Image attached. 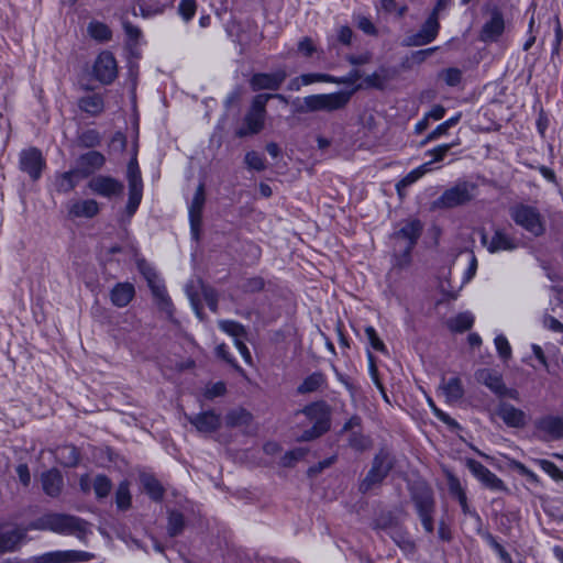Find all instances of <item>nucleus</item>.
Listing matches in <instances>:
<instances>
[{
	"instance_id": "1",
	"label": "nucleus",
	"mask_w": 563,
	"mask_h": 563,
	"mask_svg": "<svg viewBox=\"0 0 563 563\" xmlns=\"http://www.w3.org/2000/svg\"><path fill=\"white\" fill-rule=\"evenodd\" d=\"M377 74H373L371 78L362 79L361 73H347L341 77H334L324 73L306 74L301 76L303 84L314 81L333 82L339 85L340 91L333 93L311 95L303 99V106L310 111H334L343 108L350 99V96L367 86L380 87L382 84L376 81Z\"/></svg>"
},
{
	"instance_id": "2",
	"label": "nucleus",
	"mask_w": 563,
	"mask_h": 563,
	"mask_svg": "<svg viewBox=\"0 0 563 563\" xmlns=\"http://www.w3.org/2000/svg\"><path fill=\"white\" fill-rule=\"evenodd\" d=\"M477 196V187L473 183H459L446 189L437 200L440 208L451 209L464 206Z\"/></svg>"
},
{
	"instance_id": "3",
	"label": "nucleus",
	"mask_w": 563,
	"mask_h": 563,
	"mask_svg": "<svg viewBox=\"0 0 563 563\" xmlns=\"http://www.w3.org/2000/svg\"><path fill=\"white\" fill-rule=\"evenodd\" d=\"M511 218L516 224L533 235H540L544 231V223L539 211L530 206H517L511 211Z\"/></svg>"
},
{
	"instance_id": "4",
	"label": "nucleus",
	"mask_w": 563,
	"mask_h": 563,
	"mask_svg": "<svg viewBox=\"0 0 563 563\" xmlns=\"http://www.w3.org/2000/svg\"><path fill=\"white\" fill-rule=\"evenodd\" d=\"M489 15V20L484 23L479 32V40L484 43L497 42L505 31L503 13L494 8Z\"/></svg>"
},
{
	"instance_id": "5",
	"label": "nucleus",
	"mask_w": 563,
	"mask_h": 563,
	"mask_svg": "<svg viewBox=\"0 0 563 563\" xmlns=\"http://www.w3.org/2000/svg\"><path fill=\"white\" fill-rule=\"evenodd\" d=\"M139 267H140L141 272L143 273V275L145 276V278L147 279V283H148L150 287L152 288L153 294L158 301V305L163 309H167L169 307V298L166 294L164 284L157 276L156 272L152 267H150L147 264H145L144 262L140 263Z\"/></svg>"
},
{
	"instance_id": "6",
	"label": "nucleus",
	"mask_w": 563,
	"mask_h": 563,
	"mask_svg": "<svg viewBox=\"0 0 563 563\" xmlns=\"http://www.w3.org/2000/svg\"><path fill=\"white\" fill-rule=\"evenodd\" d=\"M128 177L130 183V198L128 202V211L130 214H133L142 199V181L136 163H130L128 168Z\"/></svg>"
},
{
	"instance_id": "7",
	"label": "nucleus",
	"mask_w": 563,
	"mask_h": 563,
	"mask_svg": "<svg viewBox=\"0 0 563 563\" xmlns=\"http://www.w3.org/2000/svg\"><path fill=\"white\" fill-rule=\"evenodd\" d=\"M219 327L224 333L233 338L234 344L239 353L241 354L243 360L250 364L252 362V356L249 349L243 343L244 329L239 323L233 321H221L219 323Z\"/></svg>"
},
{
	"instance_id": "8",
	"label": "nucleus",
	"mask_w": 563,
	"mask_h": 563,
	"mask_svg": "<svg viewBox=\"0 0 563 563\" xmlns=\"http://www.w3.org/2000/svg\"><path fill=\"white\" fill-rule=\"evenodd\" d=\"M468 468L473 473V475L487 488L493 490H503L505 489L504 483L490 471L484 467L481 463L475 461H468Z\"/></svg>"
},
{
	"instance_id": "9",
	"label": "nucleus",
	"mask_w": 563,
	"mask_h": 563,
	"mask_svg": "<svg viewBox=\"0 0 563 563\" xmlns=\"http://www.w3.org/2000/svg\"><path fill=\"white\" fill-rule=\"evenodd\" d=\"M439 27V14L432 12L423 23L421 30L411 37V44L426 45L430 43L437 37Z\"/></svg>"
},
{
	"instance_id": "10",
	"label": "nucleus",
	"mask_w": 563,
	"mask_h": 563,
	"mask_svg": "<svg viewBox=\"0 0 563 563\" xmlns=\"http://www.w3.org/2000/svg\"><path fill=\"white\" fill-rule=\"evenodd\" d=\"M421 231V224L417 220L407 221L402 228L396 233L394 240L399 244L400 249L409 250Z\"/></svg>"
},
{
	"instance_id": "11",
	"label": "nucleus",
	"mask_w": 563,
	"mask_h": 563,
	"mask_svg": "<svg viewBox=\"0 0 563 563\" xmlns=\"http://www.w3.org/2000/svg\"><path fill=\"white\" fill-rule=\"evenodd\" d=\"M21 167L32 178L36 179L40 177L41 172L44 167V161L42 154L34 148L24 151L21 154Z\"/></svg>"
},
{
	"instance_id": "12",
	"label": "nucleus",
	"mask_w": 563,
	"mask_h": 563,
	"mask_svg": "<svg viewBox=\"0 0 563 563\" xmlns=\"http://www.w3.org/2000/svg\"><path fill=\"white\" fill-rule=\"evenodd\" d=\"M89 188L92 192L104 197H112L122 192L123 186L109 177H97L90 180Z\"/></svg>"
},
{
	"instance_id": "13",
	"label": "nucleus",
	"mask_w": 563,
	"mask_h": 563,
	"mask_svg": "<svg viewBox=\"0 0 563 563\" xmlns=\"http://www.w3.org/2000/svg\"><path fill=\"white\" fill-rule=\"evenodd\" d=\"M538 432L545 439L563 437V419L559 417H545L538 422Z\"/></svg>"
},
{
	"instance_id": "14",
	"label": "nucleus",
	"mask_w": 563,
	"mask_h": 563,
	"mask_svg": "<svg viewBox=\"0 0 563 563\" xmlns=\"http://www.w3.org/2000/svg\"><path fill=\"white\" fill-rule=\"evenodd\" d=\"M263 103L257 101L252 111L245 119V126L239 132L241 135L252 134L258 132L264 123V108Z\"/></svg>"
},
{
	"instance_id": "15",
	"label": "nucleus",
	"mask_w": 563,
	"mask_h": 563,
	"mask_svg": "<svg viewBox=\"0 0 563 563\" xmlns=\"http://www.w3.org/2000/svg\"><path fill=\"white\" fill-rule=\"evenodd\" d=\"M135 295L131 283H118L110 291V300L117 307L128 306Z\"/></svg>"
},
{
	"instance_id": "16",
	"label": "nucleus",
	"mask_w": 563,
	"mask_h": 563,
	"mask_svg": "<svg viewBox=\"0 0 563 563\" xmlns=\"http://www.w3.org/2000/svg\"><path fill=\"white\" fill-rule=\"evenodd\" d=\"M483 243L490 253L515 249L514 241L501 231H496L490 238L484 235Z\"/></svg>"
},
{
	"instance_id": "17",
	"label": "nucleus",
	"mask_w": 563,
	"mask_h": 563,
	"mask_svg": "<svg viewBox=\"0 0 563 563\" xmlns=\"http://www.w3.org/2000/svg\"><path fill=\"white\" fill-rule=\"evenodd\" d=\"M205 202V195L202 186H199L196 190V194L191 200V203L189 206V220L191 224L192 233L196 234L199 223H200V216L201 210Z\"/></svg>"
},
{
	"instance_id": "18",
	"label": "nucleus",
	"mask_w": 563,
	"mask_h": 563,
	"mask_svg": "<svg viewBox=\"0 0 563 563\" xmlns=\"http://www.w3.org/2000/svg\"><path fill=\"white\" fill-rule=\"evenodd\" d=\"M498 415L503 421L510 427H522L527 421V417L523 411L509 405L501 406Z\"/></svg>"
},
{
	"instance_id": "19",
	"label": "nucleus",
	"mask_w": 563,
	"mask_h": 563,
	"mask_svg": "<svg viewBox=\"0 0 563 563\" xmlns=\"http://www.w3.org/2000/svg\"><path fill=\"white\" fill-rule=\"evenodd\" d=\"M22 532L18 529H0V552L13 550L22 540Z\"/></svg>"
},
{
	"instance_id": "20",
	"label": "nucleus",
	"mask_w": 563,
	"mask_h": 563,
	"mask_svg": "<svg viewBox=\"0 0 563 563\" xmlns=\"http://www.w3.org/2000/svg\"><path fill=\"white\" fill-rule=\"evenodd\" d=\"M82 560V555L75 551H57L42 555L40 563H66Z\"/></svg>"
},
{
	"instance_id": "21",
	"label": "nucleus",
	"mask_w": 563,
	"mask_h": 563,
	"mask_svg": "<svg viewBox=\"0 0 563 563\" xmlns=\"http://www.w3.org/2000/svg\"><path fill=\"white\" fill-rule=\"evenodd\" d=\"M441 393L448 402H455L463 395L461 382L457 378H450L443 382Z\"/></svg>"
},
{
	"instance_id": "22",
	"label": "nucleus",
	"mask_w": 563,
	"mask_h": 563,
	"mask_svg": "<svg viewBox=\"0 0 563 563\" xmlns=\"http://www.w3.org/2000/svg\"><path fill=\"white\" fill-rule=\"evenodd\" d=\"M99 212V206L95 200H80L70 208V213L76 217L91 218Z\"/></svg>"
},
{
	"instance_id": "23",
	"label": "nucleus",
	"mask_w": 563,
	"mask_h": 563,
	"mask_svg": "<svg viewBox=\"0 0 563 563\" xmlns=\"http://www.w3.org/2000/svg\"><path fill=\"white\" fill-rule=\"evenodd\" d=\"M476 377L479 383H483L493 391L498 394L503 391L504 385L498 374L489 369H482L476 374Z\"/></svg>"
},
{
	"instance_id": "24",
	"label": "nucleus",
	"mask_w": 563,
	"mask_h": 563,
	"mask_svg": "<svg viewBox=\"0 0 563 563\" xmlns=\"http://www.w3.org/2000/svg\"><path fill=\"white\" fill-rule=\"evenodd\" d=\"M431 170V162H427L417 168L409 172L398 184L397 189L405 188L407 186L412 185L418 179H420L422 176H424L428 172Z\"/></svg>"
},
{
	"instance_id": "25",
	"label": "nucleus",
	"mask_w": 563,
	"mask_h": 563,
	"mask_svg": "<svg viewBox=\"0 0 563 563\" xmlns=\"http://www.w3.org/2000/svg\"><path fill=\"white\" fill-rule=\"evenodd\" d=\"M88 34L99 42L110 41L112 37V32L110 27L98 21L90 22L88 25Z\"/></svg>"
},
{
	"instance_id": "26",
	"label": "nucleus",
	"mask_w": 563,
	"mask_h": 563,
	"mask_svg": "<svg viewBox=\"0 0 563 563\" xmlns=\"http://www.w3.org/2000/svg\"><path fill=\"white\" fill-rule=\"evenodd\" d=\"M474 323V316L471 312H462L449 321V328L452 331L463 332L468 330Z\"/></svg>"
},
{
	"instance_id": "27",
	"label": "nucleus",
	"mask_w": 563,
	"mask_h": 563,
	"mask_svg": "<svg viewBox=\"0 0 563 563\" xmlns=\"http://www.w3.org/2000/svg\"><path fill=\"white\" fill-rule=\"evenodd\" d=\"M460 120V114L451 117L446 121L439 124L431 133L428 134L426 140L422 142V145L427 144L428 142L438 140L439 137L446 135L449 129L454 126Z\"/></svg>"
},
{
	"instance_id": "28",
	"label": "nucleus",
	"mask_w": 563,
	"mask_h": 563,
	"mask_svg": "<svg viewBox=\"0 0 563 563\" xmlns=\"http://www.w3.org/2000/svg\"><path fill=\"white\" fill-rule=\"evenodd\" d=\"M194 423L199 431L209 432L218 426L219 419L214 413L206 412L198 416Z\"/></svg>"
},
{
	"instance_id": "29",
	"label": "nucleus",
	"mask_w": 563,
	"mask_h": 563,
	"mask_svg": "<svg viewBox=\"0 0 563 563\" xmlns=\"http://www.w3.org/2000/svg\"><path fill=\"white\" fill-rule=\"evenodd\" d=\"M118 67L113 54L109 51L101 52L96 62L93 70H115Z\"/></svg>"
},
{
	"instance_id": "30",
	"label": "nucleus",
	"mask_w": 563,
	"mask_h": 563,
	"mask_svg": "<svg viewBox=\"0 0 563 563\" xmlns=\"http://www.w3.org/2000/svg\"><path fill=\"white\" fill-rule=\"evenodd\" d=\"M60 484L62 478L56 471H49L43 476V487L48 495L58 493Z\"/></svg>"
},
{
	"instance_id": "31",
	"label": "nucleus",
	"mask_w": 563,
	"mask_h": 563,
	"mask_svg": "<svg viewBox=\"0 0 563 563\" xmlns=\"http://www.w3.org/2000/svg\"><path fill=\"white\" fill-rule=\"evenodd\" d=\"M81 110L90 114H98L103 109V102L98 96H88L82 98L79 103Z\"/></svg>"
},
{
	"instance_id": "32",
	"label": "nucleus",
	"mask_w": 563,
	"mask_h": 563,
	"mask_svg": "<svg viewBox=\"0 0 563 563\" xmlns=\"http://www.w3.org/2000/svg\"><path fill=\"white\" fill-rule=\"evenodd\" d=\"M142 485L144 490L151 498L158 499L162 496V486L155 478H152L150 476H143Z\"/></svg>"
},
{
	"instance_id": "33",
	"label": "nucleus",
	"mask_w": 563,
	"mask_h": 563,
	"mask_svg": "<svg viewBox=\"0 0 563 563\" xmlns=\"http://www.w3.org/2000/svg\"><path fill=\"white\" fill-rule=\"evenodd\" d=\"M494 344H495L498 355L503 360H509L511 357L512 350H511L508 339L505 335H503V334L496 335V338L494 340Z\"/></svg>"
},
{
	"instance_id": "34",
	"label": "nucleus",
	"mask_w": 563,
	"mask_h": 563,
	"mask_svg": "<svg viewBox=\"0 0 563 563\" xmlns=\"http://www.w3.org/2000/svg\"><path fill=\"white\" fill-rule=\"evenodd\" d=\"M460 143H461L460 139H456L450 144H441V145H438L434 148L428 151L427 154L432 156V161H430L431 164L434 162L442 161L444 158V156L448 154V152L450 151V148L453 146L460 145Z\"/></svg>"
},
{
	"instance_id": "35",
	"label": "nucleus",
	"mask_w": 563,
	"mask_h": 563,
	"mask_svg": "<svg viewBox=\"0 0 563 563\" xmlns=\"http://www.w3.org/2000/svg\"><path fill=\"white\" fill-rule=\"evenodd\" d=\"M93 489L98 498L106 497L111 490V482L104 476H97L93 479Z\"/></svg>"
},
{
	"instance_id": "36",
	"label": "nucleus",
	"mask_w": 563,
	"mask_h": 563,
	"mask_svg": "<svg viewBox=\"0 0 563 563\" xmlns=\"http://www.w3.org/2000/svg\"><path fill=\"white\" fill-rule=\"evenodd\" d=\"M538 465L554 481H563V472L552 462L539 460Z\"/></svg>"
},
{
	"instance_id": "37",
	"label": "nucleus",
	"mask_w": 563,
	"mask_h": 563,
	"mask_svg": "<svg viewBox=\"0 0 563 563\" xmlns=\"http://www.w3.org/2000/svg\"><path fill=\"white\" fill-rule=\"evenodd\" d=\"M115 501L119 508L125 509L131 504V495L125 483H122L115 494Z\"/></svg>"
},
{
	"instance_id": "38",
	"label": "nucleus",
	"mask_w": 563,
	"mask_h": 563,
	"mask_svg": "<svg viewBox=\"0 0 563 563\" xmlns=\"http://www.w3.org/2000/svg\"><path fill=\"white\" fill-rule=\"evenodd\" d=\"M364 331H365L366 339H367L369 345L372 346V349H374L376 351H380V352L385 351V344L379 339L376 330L372 325L366 327Z\"/></svg>"
},
{
	"instance_id": "39",
	"label": "nucleus",
	"mask_w": 563,
	"mask_h": 563,
	"mask_svg": "<svg viewBox=\"0 0 563 563\" xmlns=\"http://www.w3.org/2000/svg\"><path fill=\"white\" fill-rule=\"evenodd\" d=\"M356 25L360 30H362L365 34L376 36L377 35V29L374 25V23L366 16L358 15L355 19Z\"/></svg>"
},
{
	"instance_id": "40",
	"label": "nucleus",
	"mask_w": 563,
	"mask_h": 563,
	"mask_svg": "<svg viewBox=\"0 0 563 563\" xmlns=\"http://www.w3.org/2000/svg\"><path fill=\"white\" fill-rule=\"evenodd\" d=\"M382 8L386 13H397L399 16H402L406 11V5H399L396 0H382Z\"/></svg>"
},
{
	"instance_id": "41",
	"label": "nucleus",
	"mask_w": 563,
	"mask_h": 563,
	"mask_svg": "<svg viewBox=\"0 0 563 563\" xmlns=\"http://www.w3.org/2000/svg\"><path fill=\"white\" fill-rule=\"evenodd\" d=\"M245 162L250 168L262 170L265 167L262 156L256 152H250L245 156Z\"/></svg>"
},
{
	"instance_id": "42",
	"label": "nucleus",
	"mask_w": 563,
	"mask_h": 563,
	"mask_svg": "<svg viewBox=\"0 0 563 563\" xmlns=\"http://www.w3.org/2000/svg\"><path fill=\"white\" fill-rule=\"evenodd\" d=\"M179 12L184 16L185 20H190L196 12V2L195 0H181L179 4Z\"/></svg>"
},
{
	"instance_id": "43",
	"label": "nucleus",
	"mask_w": 563,
	"mask_h": 563,
	"mask_svg": "<svg viewBox=\"0 0 563 563\" xmlns=\"http://www.w3.org/2000/svg\"><path fill=\"white\" fill-rule=\"evenodd\" d=\"M298 51L303 56L310 57L317 51V48L313 41L310 37H305L299 42Z\"/></svg>"
},
{
	"instance_id": "44",
	"label": "nucleus",
	"mask_w": 563,
	"mask_h": 563,
	"mask_svg": "<svg viewBox=\"0 0 563 563\" xmlns=\"http://www.w3.org/2000/svg\"><path fill=\"white\" fill-rule=\"evenodd\" d=\"M123 29H124L125 34L130 41H132L134 43L139 42L141 35H142V32L137 26L133 25L132 23H130L128 21H124Z\"/></svg>"
},
{
	"instance_id": "45",
	"label": "nucleus",
	"mask_w": 563,
	"mask_h": 563,
	"mask_svg": "<svg viewBox=\"0 0 563 563\" xmlns=\"http://www.w3.org/2000/svg\"><path fill=\"white\" fill-rule=\"evenodd\" d=\"M372 55L368 52H364L357 55H351L349 60L353 66H363L369 63Z\"/></svg>"
},
{
	"instance_id": "46",
	"label": "nucleus",
	"mask_w": 563,
	"mask_h": 563,
	"mask_svg": "<svg viewBox=\"0 0 563 563\" xmlns=\"http://www.w3.org/2000/svg\"><path fill=\"white\" fill-rule=\"evenodd\" d=\"M353 37V31L349 26H341L338 33V40L344 45H350Z\"/></svg>"
},
{
	"instance_id": "47",
	"label": "nucleus",
	"mask_w": 563,
	"mask_h": 563,
	"mask_svg": "<svg viewBox=\"0 0 563 563\" xmlns=\"http://www.w3.org/2000/svg\"><path fill=\"white\" fill-rule=\"evenodd\" d=\"M450 487L453 492L457 494V497L460 499V503L463 507L466 506V497L465 494L462 492V488L460 486V483L454 477H450Z\"/></svg>"
},
{
	"instance_id": "48",
	"label": "nucleus",
	"mask_w": 563,
	"mask_h": 563,
	"mask_svg": "<svg viewBox=\"0 0 563 563\" xmlns=\"http://www.w3.org/2000/svg\"><path fill=\"white\" fill-rule=\"evenodd\" d=\"M531 350H532V353H533L534 357L539 362V364L541 366L547 367L548 366L547 358H545V355H544L541 346L538 345V344H532L531 345Z\"/></svg>"
},
{
	"instance_id": "49",
	"label": "nucleus",
	"mask_w": 563,
	"mask_h": 563,
	"mask_svg": "<svg viewBox=\"0 0 563 563\" xmlns=\"http://www.w3.org/2000/svg\"><path fill=\"white\" fill-rule=\"evenodd\" d=\"M444 113L445 110L443 107L435 106L426 114V117H429V120L438 121L443 118Z\"/></svg>"
},
{
	"instance_id": "50",
	"label": "nucleus",
	"mask_w": 563,
	"mask_h": 563,
	"mask_svg": "<svg viewBox=\"0 0 563 563\" xmlns=\"http://www.w3.org/2000/svg\"><path fill=\"white\" fill-rule=\"evenodd\" d=\"M429 54V51H419L412 54L411 63L408 64V67H413L418 65L420 62L424 59V57Z\"/></svg>"
},
{
	"instance_id": "51",
	"label": "nucleus",
	"mask_w": 563,
	"mask_h": 563,
	"mask_svg": "<svg viewBox=\"0 0 563 563\" xmlns=\"http://www.w3.org/2000/svg\"><path fill=\"white\" fill-rule=\"evenodd\" d=\"M77 173H67L63 176V180L60 184V187L65 190L70 189L74 187V183L71 181L73 177H77Z\"/></svg>"
},
{
	"instance_id": "52",
	"label": "nucleus",
	"mask_w": 563,
	"mask_h": 563,
	"mask_svg": "<svg viewBox=\"0 0 563 563\" xmlns=\"http://www.w3.org/2000/svg\"><path fill=\"white\" fill-rule=\"evenodd\" d=\"M329 424H328V419H322L321 421L318 422V424L314 427V431L312 433L311 437H318L320 435L322 432H324L327 429H328Z\"/></svg>"
},
{
	"instance_id": "53",
	"label": "nucleus",
	"mask_w": 563,
	"mask_h": 563,
	"mask_svg": "<svg viewBox=\"0 0 563 563\" xmlns=\"http://www.w3.org/2000/svg\"><path fill=\"white\" fill-rule=\"evenodd\" d=\"M429 126V117H423L415 125L416 133H422Z\"/></svg>"
},
{
	"instance_id": "54",
	"label": "nucleus",
	"mask_w": 563,
	"mask_h": 563,
	"mask_svg": "<svg viewBox=\"0 0 563 563\" xmlns=\"http://www.w3.org/2000/svg\"><path fill=\"white\" fill-rule=\"evenodd\" d=\"M306 413L308 416H316L317 413H323L325 416V410L322 405H313L306 409Z\"/></svg>"
},
{
	"instance_id": "55",
	"label": "nucleus",
	"mask_w": 563,
	"mask_h": 563,
	"mask_svg": "<svg viewBox=\"0 0 563 563\" xmlns=\"http://www.w3.org/2000/svg\"><path fill=\"white\" fill-rule=\"evenodd\" d=\"M18 474L20 476V479L24 483V484H27L29 481H30V474H29V470L25 465H20L18 467Z\"/></svg>"
},
{
	"instance_id": "56",
	"label": "nucleus",
	"mask_w": 563,
	"mask_h": 563,
	"mask_svg": "<svg viewBox=\"0 0 563 563\" xmlns=\"http://www.w3.org/2000/svg\"><path fill=\"white\" fill-rule=\"evenodd\" d=\"M518 470L528 479L533 481V482H536L538 479L537 475L533 472H531L530 470H528L527 467H525L523 465L519 464Z\"/></svg>"
},
{
	"instance_id": "57",
	"label": "nucleus",
	"mask_w": 563,
	"mask_h": 563,
	"mask_svg": "<svg viewBox=\"0 0 563 563\" xmlns=\"http://www.w3.org/2000/svg\"><path fill=\"white\" fill-rule=\"evenodd\" d=\"M445 82L449 85H455L460 80V73H445Z\"/></svg>"
},
{
	"instance_id": "58",
	"label": "nucleus",
	"mask_w": 563,
	"mask_h": 563,
	"mask_svg": "<svg viewBox=\"0 0 563 563\" xmlns=\"http://www.w3.org/2000/svg\"><path fill=\"white\" fill-rule=\"evenodd\" d=\"M266 151L273 158H277L279 155V147L275 143H271L266 146Z\"/></svg>"
},
{
	"instance_id": "59",
	"label": "nucleus",
	"mask_w": 563,
	"mask_h": 563,
	"mask_svg": "<svg viewBox=\"0 0 563 563\" xmlns=\"http://www.w3.org/2000/svg\"><path fill=\"white\" fill-rule=\"evenodd\" d=\"M543 323L545 327H548L552 330H558L561 328V324L553 318H545Z\"/></svg>"
},
{
	"instance_id": "60",
	"label": "nucleus",
	"mask_w": 563,
	"mask_h": 563,
	"mask_svg": "<svg viewBox=\"0 0 563 563\" xmlns=\"http://www.w3.org/2000/svg\"><path fill=\"white\" fill-rule=\"evenodd\" d=\"M476 260L474 256L471 257V261H470V268H468V273H467V278L466 280L468 282L471 278H473V276L475 275V272H476Z\"/></svg>"
},
{
	"instance_id": "61",
	"label": "nucleus",
	"mask_w": 563,
	"mask_h": 563,
	"mask_svg": "<svg viewBox=\"0 0 563 563\" xmlns=\"http://www.w3.org/2000/svg\"><path fill=\"white\" fill-rule=\"evenodd\" d=\"M430 406L432 407L434 413L442 420L444 421L445 423H451V419L449 418L448 415H445L443 411L437 409L432 402H430Z\"/></svg>"
},
{
	"instance_id": "62",
	"label": "nucleus",
	"mask_w": 563,
	"mask_h": 563,
	"mask_svg": "<svg viewBox=\"0 0 563 563\" xmlns=\"http://www.w3.org/2000/svg\"><path fill=\"white\" fill-rule=\"evenodd\" d=\"M470 345L472 346H478L482 343V339L476 333H471L467 338Z\"/></svg>"
},
{
	"instance_id": "63",
	"label": "nucleus",
	"mask_w": 563,
	"mask_h": 563,
	"mask_svg": "<svg viewBox=\"0 0 563 563\" xmlns=\"http://www.w3.org/2000/svg\"><path fill=\"white\" fill-rule=\"evenodd\" d=\"M421 521L428 532L432 531V522L427 514H421Z\"/></svg>"
},
{
	"instance_id": "64",
	"label": "nucleus",
	"mask_w": 563,
	"mask_h": 563,
	"mask_svg": "<svg viewBox=\"0 0 563 563\" xmlns=\"http://www.w3.org/2000/svg\"><path fill=\"white\" fill-rule=\"evenodd\" d=\"M318 147L321 150H324L330 146V140L325 136H318L317 137Z\"/></svg>"
}]
</instances>
